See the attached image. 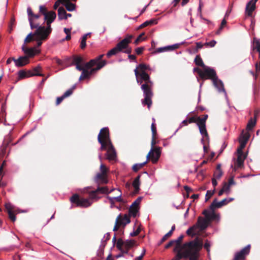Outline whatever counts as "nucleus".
Segmentation results:
<instances>
[{"mask_svg":"<svg viewBox=\"0 0 260 260\" xmlns=\"http://www.w3.org/2000/svg\"><path fill=\"white\" fill-rule=\"evenodd\" d=\"M184 247H187L183 251L181 250L173 251L176 252V255L172 260H180L183 258H188L189 260H198L199 251L202 248L203 242L198 238L189 242L183 244Z\"/></svg>","mask_w":260,"mask_h":260,"instance_id":"obj_1","label":"nucleus"},{"mask_svg":"<svg viewBox=\"0 0 260 260\" xmlns=\"http://www.w3.org/2000/svg\"><path fill=\"white\" fill-rule=\"evenodd\" d=\"M134 72L137 82L141 85V89L143 91L144 99L142 100V103L144 105H147L149 109L152 103L153 83L147 73H140L137 69H135Z\"/></svg>","mask_w":260,"mask_h":260,"instance_id":"obj_2","label":"nucleus"},{"mask_svg":"<svg viewBox=\"0 0 260 260\" xmlns=\"http://www.w3.org/2000/svg\"><path fill=\"white\" fill-rule=\"evenodd\" d=\"M115 190V188H113L109 191L107 186H100V185H98L96 189L89 192V199L80 198L79 194L75 193L70 198V201L72 204H75L77 207L87 208L92 204L90 200H98L99 199L98 196L99 193L109 194Z\"/></svg>","mask_w":260,"mask_h":260,"instance_id":"obj_3","label":"nucleus"},{"mask_svg":"<svg viewBox=\"0 0 260 260\" xmlns=\"http://www.w3.org/2000/svg\"><path fill=\"white\" fill-rule=\"evenodd\" d=\"M56 17V14L54 11L49 12L46 16H44V19L46 21L47 27L46 28L43 26H40L37 27L36 30V34L37 35H40L42 32L43 36L42 35V38L45 39L48 37L50 34L51 32L52 28L51 27V24L52 23Z\"/></svg>","mask_w":260,"mask_h":260,"instance_id":"obj_4","label":"nucleus"},{"mask_svg":"<svg viewBox=\"0 0 260 260\" xmlns=\"http://www.w3.org/2000/svg\"><path fill=\"white\" fill-rule=\"evenodd\" d=\"M98 141L101 145L100 148L101 151H104L107 144L112 143L110 138L109 129L108 127H103L101 129L98 136Z\"/></svg>","mask_w":260,"mask_h":260,"instance_id":"obj_5","label":"nucleus"},{"mask_svg":"<svg viewBox=\"0 0 260 260\" xmlns=\"http://www.w3.org/2000/svg\"><path fill=\"white\" fill-rule=\"evenodd\" d=\"M155 139L156 136H152V140L151 143V149L147 155V158L148 160H150V159H151V161L153 163H155L158 161L161 154L160 148L159 147H154L156 143Z\"/></svg>","mask_w":260,"mask_h":260,"instance_id":"obj_6","label":"nucleus"},{"mask_svg":"<svg viewBox=\"0 0 260 260\" xmlns=\"http://www.w3.org/2000/svg\"><path fill=\"white\" fill-rule=\"evenodd\" d=\"M251 246L250 244L247 245L240 251L235 253L233 260H244L246 256L248 255L250 252Z\"/></svg>","mask_w":260,"mask_h":260,"instance_id":"obj_7","label":"nucleus"},{"mask_svg":"<svg viewBox=\"0 0 260 260\" xmlns=\"http://www.w3.org/2000/svg\"><path fill=\"white\" fill-rule=\"evenodd\" d=\"M203 73V77H201V78L203 80L210 79H212L213 81L217 77L215 71L213 69L207 66L204 68Z\"/></svg>","mask_w":260,"mask_h":260,"instance_id":"obj_8","label":"nucleus"},{"mask_svg":"<svg viewBox=\"0 0 260 260\" xmlns=\"http://www.w3.org/2000/svg\"><path fill=\"white\" fill-rule=\"evenodd\" d=\"M133 38V35H127L125 38L116 44V46L119 52H123L124 49L128 47V45L132 42Z\"/></svg>","mask_w":260,"mask_h":260,"instance_id":"obj_9","label":"nucleus"},{"mask_svg":"<svg viewBox=\"0 0 260 260\" xmlns=\"http://www.w3.org/2000/svg\"><path fill=\"white\" fill-rule=\"evenodd\" d=\"M104 150H106V156L107 159L109 161L114 160L116 158V150L112 144V143L110 144H107V146H106V149H104Z\"/></svg>","mask_w":260,"mask_h":260,"instance_id":"obj_10","label":"nucleus"},{"mask_svg":"<svg viewBox=\"0 0 260 260\" xmlns=\"http://www.w3.org/2000/svg\"><path fill=\"white\" fill-rule=\"evenodd\" d=\"M22 50L25 53L24 56L27 57V58L29 59V58L33 57L36 54L39 53L40 51L35 48H27L24 45L22 47Z\"/></svg>","mask_w":260,"mask_h":260,"instance_id":"obj_11","label":"nucleus"},{"mask_svg":"<svg viewBox=\"0 0 260 260\" xmlns=\"http://www.w3.org/2000/svg\"><path fill=\"white\" fill-rule=\"evenodd\" d=\"M94 181L98 185L107 184L108 182L107 175L99 173L94 177Z\"/></svg>","mask_w":260,"mask_h":260,"instance_id":"obj_12","label":"nucleus"},{"mask_svg":"<svg viewBox=\"0 0 260 260\" xmlns=\"http://www.w3.org/2000/svg\"><path fill=\"white\" fill-rule=\"evenodd\" d=\"M228 204V199H224L220 202H217V199H214L210 206L211 210H214L216 208H219Z\"/></svg>","mask_w":260,"mask_h":260,"instance_id":"obj_13","label":"nucleus"},{"mask_svg":"<svg viewBox=\"0 0 260 260\" xmlns=\"http://www.w3.org/2000/svg\"><path fill=\"white\" fill-rule=\"evenodd\" d=\"M104 54H101L94 59L90 60L89 62L85 63V66L87 69H91L93 66L98 64V63L101 62L103 60H101L104 57Z\"/></svg>","mask_w":260,"mask_h":260,"instance_id":"obj_14","label":"nucleus"},{"mask_svg":"<svg viewBox=\"0 0 260 260\" xmlns=\"http://www.w3.org/2000/svg\"><path fill=\"white\" fill-rule=\"evenodd\" d=\"M246 157V154H244L243 152L239 153V151H237V159L235 164V167L238 168H242Z\"/></svg>","mask_w":260,"mask_h":260,"instance_id":"obj_15","label":"nucleus"},{"mask_svg":"<svg viewBox=\"0 0 260 260\" xmlns=\"http://www.w3.org/2000/svg\"><path fill=\"white\" fill-rule=\"evenodd\" d=\"M184 238V235H180L176 240H173L174 244H175V246L174 248L173 251H177L178 250H181L184 249H186L187 247H184L183 244H182V241Z\"/></svg>","mask_w":260,"mask_h":260,"instance_id":"obj_16","label":"nucleus"},{"mask_svg":"<svg viewBox=\"0 0 260 260\" xmlns=\"http://www.w3.org/2000/svg\"><path fill=\"white\" fill-rule=\"evenodd\" d=\"M209 222L210 220L200 216L198 217L197 224L201 230H204L208 227Z\"/></svg>","mask_w":260,"mask_h":260,"instance_id":"obj_17","label":"nucleus"},{"mask_svg":"<svg viewBox=\"0 0 260 260\" xmlns=\"http://www.w3.org/2000/svg\"><path fill=\"white\" fill-rule=\"evenodd\" d=\"M121 242V247H123L124 250H126L127 253H128V250L132 248L135 244L134 240H126L125 241H123L122 239Z\"/></svg>","mask_w":260,"mask_h":260,"instance_id":"obj_18","label":"nucleus"},{"mask_svg":"<svg viewBox=\"0 0 260 260\" xmlns=\"http://www.w3.org/2000/svg\"><path fill=\"white\" fill-rule=\"evenodd\" d=\"M5 210L8 214L9 219L12 222H15L16 219V215L13 211L12 207L10 204H6L5 205Z\"/></svg>","mask_w":260,"mask_h":260,"instance_id":"obj_19","label":"nucleus"},{"mask_svg":"<svg viewBox=\"0 0 260 260\" xmlns=\"http://www.w3.org/2000/svg\"><path fill=\"white\" fill-rule=\"evenodd\" d=\"M122 239L119 238L117 240V243L116 244L117 249L120 251V253L115 256V257L118 258L124 256L125 254H128L126 250H124L123 247H121L122 245Z\"/></svg>","mask_w":260,"mask_h":260,"instance_id":"obj_20","label":"nucleus"},{"mask_svg":"<svg viewBox=\"0 0 260 260\" xmlns=\"http://www.w3.org/2000/svg\"><path fill=\"white\" fill-rule=\"evenodd\" d=\"M117 218H119L118 223L121 226H125L126 224L131 222L130 217L128 215L125 214L123 216L119 214Z\"/></svg>","mask_w":260,"mask_h":260,"instance_id":"obj_21","label":"nucleus"},{"mask_svg":"<svg viewBox=\"0 0 260 260\" xmlns=\"http://www.w3.org/2000/svg\"><path fill=\"white\" fill-rule=\"evenodd\" d=\"M27 12L28 14V20L29 22L30 26L31 29L34 28H37L40 25L39 23H35L32 22V16L33 15L34 13L32 11L30 7L27 8Z\"/></svg>","mask_w":260,"mask_h":260,"instance_id":"obj_22","label":"nucleus"},{"mask_svg":"<svg viewBox=\"0 0 260 260\" xmlns=\"http://www.w3.org/2000/svg\"><path fill=\"white\" fill-rule=\"evenodd\" d=\"M213 83L214 86L218 89L219 92L225 93L223 82L218 77L216 78L213 81Z\"/></svg>","mask_w":260,"mask_h":260,"instance_id":"obj_23","label":"nucleus"},{"mask_svg":"<svg viewBox=\"0 0 260 260\" xmlns=\"http://www.w3.org/2000/svg\"><path fill=\"white\" fill-rule=\"evenodd\" d=\"M235 182L234 181V177L232 176L229 179L228 182H224L222 188L225 191L226 194H229L230 192V187L232 185H235Z\"/></svg>","mask_w":260,"mask_h":260,"instance_id":"obj_24","label":"nucleus"},{"mask_svg":"<svg viewBox=\"0 0 260 260\" xmlns=\"http://www.w3.org/2000/svg\"><path fill=\"white\" fill-rule=\"evenodd\" d=\"M29 62V59L26 56H20L17 59L16 66L18 67H23Z\"/></svg>","mask_w":260,"mask_h":260,"instance_id":"obj_25","label":"nucleus"},{"mask_svg":"<svg viewBox=\"0 0 260 260\" xmlns=\"http://www.w3.org/2000/svg\"><path fill=\"white\" fill-rule=\"evenodd\" d=\"M140 177L141 175H138L136 178H135L133 182L132 185L135 189L134 191V194H138L140 190Z\"/></svg>","mask_w":260,"mask_h":260,"instance_id":"obj_26","label":"nucleus"},{"mask_svg":"<svg viewBox=\"0 0 260 260\" xmlns=\"http://www.w3.org/2000/svg\"><path fill=\"white\" fill-rule=\"evenodd\" d=\"M197 125L199 126L201 134L203 137L209 139L208 134L206 128V124L201 123V122H198Z\"/></svg>","mask_w":260,"mask_h":260,"instance_id":"obj_27","label":"nucleus"},{"mask_svg":"<svg viewBox=\"0 0 260 260\" xmlns=\"http://www.w3.org/2000/svg\"><path fill=\"white\" fill-rule=\"evenodd\" d=\"M256 8V5L249 2L246 7L245 13L248 16H251L252 12L254 11Z\"/></svg>","mask_w":260,"mask_h":260,"instance_id":"obj_28","label":"nucleus"},{"mask_svg":"<svg viewBox=\"0 0 260 260\" xmlns=\"http://www.w3.org/2000/svg\"><path fill=\"white\" fill-rule=\"evenodd\" d=\"M77 0H67L63 5L68 11H73L76 9V5L71 3V1L76 2Z\"/></svg>","mask_w":260,"mask_h":260,"instance_id":"obj_29","label":"nucleus"},{"mask_svg":"<svg viewBox=\"0 0 260 260\" xmlns=\"http://www.w3.org/2000/svg\"><path fill=\"white\" fill-rule=\"evenodd\" d=\"M257 114V111L255 110L254 111V118H251L247 124L246 129L248 131H250L253 129L254 126L256 124V118Z\"/></svg>","mask_w":260,"mask_h":260,"instance_id":"obj_30","label":"nucleus"},{"mask_svg":"<svg viewBox=\"0 0 260 260\" xmlns=\"http://www.w3.org/2000/svg\"><path fill=\"white\" fill-rule=\"evenodd\" d=\"M107 63V61L105 60H103L101 62L98 63V66L94 68H92L90 71H88L89 76L90 77L92 74L97 71L100 70L103 67H104Z\"/></svg>","mask_w":260,"mask_h":260,"instance_id":"obj_31","label":"nucleus"},{"mask_svg":"<svg viewBox=\"0 0 260 260\" xmlns=\"http://www.w3.org/2000/svg\"><path fill=\"white\" fill-rule=\"evenodd\" d=\"M139 205H137L136 202H133L129 209V213L132 214L134 217H135L138 211Z\"/></svg>","mask_w":260,"mask_h":260,"instance_id":"obj_32","label":"nucleus"},{"mask_svg":"<svg viewBox=\"0 0 260 260\" xmlns=\"http://www.w3.org/2000/svg\"><path fill=\"white\" fill-rule=\"evenodd\" d=\"M253 51L258 53V56H260V40L256 38H253Z\"/></svg>","mask_w":260,"mask_h":260,"instance_id":"obj_33","label":"nucleus"},{"mask_svg":"<svg viewBox=\"0 0 260 260\" xmlns=\"http://www.w3.org/2000/svg\"><path fill=\"white\" fill-rule=\"evenodd\" d=\"M66 11L63 7L58 9V17L59 20L66 19Z\"/></svg>","mask_w":260,"mask_h":260,"instance_id":"obj_34","label":"nucleus"},{"mask_svg":"<svg viewBox=\"0 0 260 260\" xmlns=\"http://www.w3.org/2000/svg\"><path fill=\"white\" fill-rule=\"evenodd\" d=\"M83 59L80 56H74L73 58L72 64L74 65L84 64Z\"/></svg>","mask_w":260,"mask_h":260,"instance_id":"obj_35","label":"nucleus"},{"mask_svg":"<svg viewBox=\"0 0 260 260\" xmlns=\"http://www.w3.org/2000/svg\"><path fill=\"white\" fill-rule=\"evenodd\" d=\"M135 69H137L140 73H146V71L149 70V66L144 63H140Z\"/></svg>","mask_w":260,"mask_h":260,"instance_id":"obj_36","label":"nucleus"},{"mask_svg":"<svg viewBox=\"0 0 260 260\" xmlns=\"http://www.w3.org/2000/svg\"><path fill=\"white\" fill-rule=\"evenodd\" d=\"M194 62L197 66H200L203 68L206 67L204 63L203 62L202 59L199 55H198L196 56Z\"/></svg>","mask_w":260,"mask_h":260,"instance_id":"obj_37","label":"nucleus"},{"mask_svg":"<svg viewBox=\"0 0 260 260\" xmlns=\"http://www.w3.org/2000/svg\"><path fill=\"white\" fill-rule=\"evenodd\" d=\"M149 160L147 158V160L143 163L136 164L133 166V170L135 172H138L140 169L142 168L148 162Z\"/></svg>","mask_w":260,"mask_h":260,"instance_id":"obj_38","label":"nucleus"},{"mask_svg":"<svg viewBox=\"0 0 260 260\" xmlns=\"http://www.w3.org/2000/svg\"><path fill=\"white\" fill-rule=\"evenodd\" d=\"M89 69H87L85 67L84 69L82 71V74L80 76L79 80H82L83 79L89 78L88 70Z\"/></svg>","mask_w":260,"mask_h":260,"instance_id":"obj_39","label":"nucleus"},{"mask_svg":"<svg viewBox=\"0 0 260 260\" xmlns=\"http://www.w3.org/2000/svg\"><path fill=\"white\" fill-rule=\"evenodd\" d=\"M34 35H35V37H36L35 40L37 41V46L38 47H40V46H41V45L42 44V41L46 40L48 38V37H47L45 39H43L42 38V35L43 36V32L42 34H41L40 35H37L36 34V31H35L34 32Z\"/></svg>","mask_w":260,"mask_h":260,"instance_id":"obj_40","label":"nucleus"},{"mask_svg":"<svg viewBox=\"0 0 260 260\" xmlns=\"http://www.w3.org/2000/svg\"><path fill=\"white\" fill-rule=\"evenodd\" d=\"M120 52L116 46L111 49L106 54V56L108 58L111 57L113 55H115L117 54L118 53Z\"/></svg>","mask_w":260,"mask_h":260,"instance_id":"obj_41","label":"nucleus"},{"mask_svg":"<svg viewBox=\"0 0 260 260\" xmlns=\"http://www.w3.org/2000/svg\"><path fill=\"white\" fill-rule=\"evenodd\" d=\"M177 47L176 46V45H175L173 46H168V47H166L159 48L157 49L156 52V53H160L164 51L168 50L169 49L173 50V49L176 48Z\"/></svg>","mask_w":260,"mask_h":260,"instance_id":"obj_42","label":"nucleus"},{"mask_svg":"<svg viewBox=\"0 0 260 260\" xmlns=\"http://www.w3.org/2000/svg\"><path fill=\"white\" fill-rule=\"evenodd\" d=\"M226 18H225L224 17L223 19L222 20L221 23L220 24V26L219 28H218V29L217 30V31L216 32V34L217 35L220 34V32L221 31V30H222L223 27L226 25Z\"/></svg>","mask_w":260,"mask_h":260,"instance_id":"obj_43","label":"nucleus"},{"mask_svg":"<svg viewBox=\"0 0 260 260\" xmlns=\"http://www.w3.org/2000/svg\"><path fill=\"white\" fill-rule=\"evenodd\" d=\"M115 190H117L118 192V196L116 197H114L115 201L117 202L123 203V200L121 198L122 193L121 190L119 189H116Z\"/></svg>","mask_w":260,"mask_h":260,"instance_id":"obj_44","label":"nucleus"},{"mask_svg":"<svg viewBox=\"0 0 260 260\" xmlns=\"http://www.w3.org/2000/svg\"><path fill=\"white\" fill-rule=\"evenodd\" d=\"M75 88V86H73L72 88L68 89L67 91H66L64 94L62 95L65 98H68L70 96L71 94H72L73 92V90Z\"/></svg>","mask_w":260,"mask_h":260,"instance_id":"obj_45","label":"nucleus"},{"mask_svg":"<svg viewBox=\"0 0 260 260\" xmlns=\"http://www.w3.org/2000/svg\"><path fill=\"white\" fill-rule=\"evenodd\" d=\"M34 37H35L34 33V34H32V33L29 34L25 39V40H24L25 43H27L30 42L31 41L34 40Z\"/></svg>","mask_w":260,"mask_h":260,"instance_id":"obj_46","label":"nucleus"},{"mask_svg":"<svg viewBox=\"0 0 260 260\" xmlns=\"http://www.w3.org/2000/svg\"><path fill=\"white\" fill-rule=\"evenodd\" d=\"M27 73V78L35 76H42L43 77L44 76L43 74H38V73H34L32 72V71L28 70L27 71H26Z\"/></svg>","mask_w":260,"mask_h":260,"instance_id":"obj_47","label":"nucleus"},{"mask_svg":"<svg viewBox=\"0 0 260 260\" xmlns=\"http://www.w3.org/2000/svg\"><path fill=\"white\" fill-rule=\"evenodd\" d=\"M172 235L171 234V232H168L166 234H165L163 237L161 238L160 243L158 244V245L161 244L163 242H164L165 241H166L168 239H169L170 237H171Z\"/></svg>","mask_w":260,"mask_h":260,"instance_id":"obj_48","label":"nucleus"},{"mask_svg":"<svg viewBox=\"0 0 260 260\" xmlns=\"http://www.w3.org/2000/svg\"><path fill=\"white\" fill-rule=\"evenodd\" d=\"M215 192V189L213 190H208L205 198V201L207 202L209 199L213 195Z\"/></svg>","mask_w":260,"mask_h":260,"instance_id":"obj_49","label":"nucleus"},{"mask_svg":"<svg viewBox=\"0 0 260 260\" xmlns=\"http://www.w3.org/2000/svg\"><path fill=\"white\" fill-rule=\"evenodd\" d=\"M145 35V33L144 32H142L141 33L138 37L136 39V40L134 41V43L136 45H137L138 44H139V43L141 42L142 41H143L144 40V39L142 38L143 36H144Z\"/></svg>","mask_w":260,"mask_h":260,"instance_id":"obj_50","label":"nucleus"},{"mask_svg":"<svg viewBox=\"0 0 260 260\" xmlns=\"http://www.w3.org/2000/svg\"><path fill=\"white\" fill-rule=\"evenodd\" d=\"M18 77L19 79H24L27 78V73L24 70H20L18 72Z\"/></svg>","mask_w":260,"mask_h":260,"instance_id":"obj_51","label":"nucleus"},{"mask_svg":"<svg viewBox=\"0 0 260 260\" xmlns=\"http://www.w3.org/2000/svg\"><path fill=\"white\" fill-rule=\"evenodd\" d=\"M240 142V146L239 148L237 149V151H239L240 152H243V149L245 148L246 143L245 142H243L241 140H239Z\"/></svg>","mask_w":260,"mask_h":260,"instance_id":"obj_52","label":"nucleus"},{"mask_svg":"<svg viewBox=\"0 0 260 260\" xmlns=\"http://www.w3.org/2000/svg\"><path fill=\"white\" fill-rule=\"evenodd\" d=\"M222 174L223 173L221 170H216L214 173V178L219 179L222 176Z\"/></svg>","mask_w":260,"mask_h":260,"instance_id":"obj_53","label":"nucleus"},{"mask_svg":"<svg viewBox=\"0 0 260 260\" xmlns=\"http://www.w3.org/2000/svg\"><path fill=\"white\" fill-rule=\"evenodd\" d=\"M249 136H250V135H249V133H245L241 136L240 140H241L243 142H245L247 143V142L249 138Z\"/></svg>","mask_w":260,"mask_h":260,"instance_id":"obj_54","label":"nucleus"},{"mask_svg":"<svg viewBox=\"0 0 260 260\" xmlns=\"http://www.w3.org/2000/svg\"><path fill=\"white\" fill-rule=\"evenodd\" d=\"M40 12L45 16L48 13L47 11V9L44 6H40L39 7Z\"/></svg>","mask_w":260,"mask_h":260,"instance_id":"obj_55","label":"nucleus"},{"mask_svg":"<svg viewBox=\"0 0 260 260\" xmlns=\"http://www.w3.org/2000/svg\"><path fill=\"white\" fill-rule=\"evenodd\" d=\"M187 119L188 120L189 123H197V124H198V117L193 116V117H189Z\"/></svg>","mask_w":260,"mask_h":260,"instance_id":"obj_56","label":"nucleus"},{"mask_svg":"<svg viewBox=\"0 0 260 260\" xmlns=\"http://www.w3.org/2000/svg\"><path fill=\"white\" fill-rule=\"evenodd\" d=\"M151 131H152V136H156L157 131H156V127L155 124L153 122L151 124Z\"/></svg>","mask_w":260,"mask_h":260,"instance_id":"obj_57","label":"nucleus"},{"mask_svg":"<svg viewBox=\"0 0 260 260\" xmlns=\"http://www.w3.org/2000/svg\"><path fill=\"white\" fill-rule=\"evenodd\" d=\"M100 173H103L104 174H107L108 169L106 166L104 164H101L100 166Z\"/></svg>","mask_w":260,"mask_h":260,"instance_id":"obj_58","label":"nucleus"},{"mask_svg":"<svg viewBox=\"0 0 260 260\" xmlns=\"http://www.w3.org/2000/svg\"><path fill=\"white\" fill-rule=\"evenodd\" d=\"M208 116L207 114L204 115L203 118H200V117H198V122H201V123L206 124V121L208 118Z\"/></svg>","mask_w":260,"mask_h":260,"instance_id":"obj_59","label":"nucleus"},{"mask_svg":"<svg viewBox=\"0 0 260 260\" xmlns=\"http://www.w3.org/2000/svg\"><path fill=\"white\" fill-rule=\"evenodd\" d=\"M144 50H145L144 47H141L137 48L135 49V51L137 55H141L143 53Z\"/></svg>","mask_w":260,"mask_h":260,"instance_id":"obj_60","label":"nucleus"},{"mask_svg":"<svg viewBox=\"0 0 260 260\" xmlns=\"http://www.w3.org/2000/svg\"><path fill=\"white\" fill-rule=\"evenodd\" d=\"M193 72H197L198 74V75H199L200 78L203 77V71H202L200 68H194Z\"/></svg>","mask_w":260,"mask_h":260,"instance_id":"obj_61","label":"nucleus"},{"mask_svg":"<svg viewBox=\"0 0 260 260\" xmlns=\"http://www.w3.org/2000/svg\"><path fill=\"white\" fill-rule=\"evenodd\" d=\"M195 226H192L190 228H189L187 231H186V234L188 236H193L194 234H192L193 231L194 230Z\"/></svg>","mask_w":260,"mask_h":260,"instance_id":"obj_62","label":"nucleus"},{"mask_svg":"<svg viewBox=\"0 0 260 260\" xmlns=\"http://www.w3.org/2000/svg\"><path fill=\"white\" fill-rule=\"evenodd\" d=\"M216 44V42L215 40H212L209 42L206 43L204 45L207 46H210L211 47H213Z\"/></svg>","mask_w":260,"mask_h":260,"instance_id":"obj_63","label":"nucleus"},{"mask_svg":"<svg viewBox=\"0 0 260 260\" xmlns=\"http://www.w3.org/2000/svg\"><path fill=\"white\" fill-rule=\"evenodd\" d=\"M41 67L40 66H38L32 69V72L34 73H38V74H41L40 72L41 71Z\"/></svg>","mask_w":260,"mask_h":260,"instance_id":"obj_64","label":"nucleus"}]
</instances>
